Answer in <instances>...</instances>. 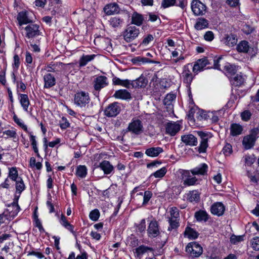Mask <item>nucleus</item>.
Wrapping results in <instances>:
<instances>
[{"instance_id": "obj_1", "label": "nucleus", "mask_w": 259, "mask_h": 259, "mask_svg": "<svg viewBox=\"0 0 259 259\" xmlns=\"http://www.w3.org/2000/svg\"><path fill=\"white\" fill-rule=\"evenodd\" d=\"M258 134V130L254 128L251 131L249 135L244 137L242 144L245 149H250L254 146Z\"/></svg>"}, {"instance_id": "obj_2", "label": "nucleus", "mask_w": 259, "mask_h": 259, "mask_svg": "<svg viewBox=\"0 0 259 259\" xmlns=\"http://www.w3.org/2000/svg\"><path fill=\"white\" fill-rule=\"evenodd\" d=\"M170 218L169 219L170 227L168 230L170 231L172 229H175L179 226V212L178 208L176 207H172L170 209Z\"/></svg>"}, {"instance_id": "obj_3", "label": "nucleus", "mask_w": 259, "mask_h": 259, "mask_svg": "<svg viewBox=\"0 0 259 259\" xmlns=\"http://www.w3.org/2000/svg\"><path fill=\"white\" fill-rule=\"evenodd\" d=\"M186 250L193 257L199 256L203 251L202 247L195 242L189 243L186 247Z\"/></svg>"}, {"instance_id": "obj_4", "label": "nucleus", "mask_w": 259, "mask_h": 259, "mask_svg": "<svg viewBox=\"0 0 259 259\" xmlns=\"http://www.w3.org/2000/svg\"><path fill=\"white\" fill-rule=\"evenodd\" d=\"M139 33V29L136 27L130 26L126 29L123 35L126 41L131 42L136 38Z\"/></svg>"}, {"instance_id": "obj_5", "label": "nucleus", "mask_w": 259, "mask_h": 259, "mask_svg": "<svg viewBox=\"0 0 259 259\" xmlns=\"http://www.w3.org/2000/svg\"><path fill=\"white\" fill-rule=\"evenodd\" d=\"M90 98L88 94L83 92L76 93L74 96V102L79 107H84L89 102Z\"/></svg>"}, {"instance_id": "obj_6", "label": "nucleus", "mask_w": 259, "mask_h": 259, "mask_svg": "<svg viewBox=\"0 0 259 259\" xmlns=\"http://www.w3.org/2000/svg\"><path fill=\"white\" fill-rule=\"evenodd\" d=\"M120 105L117 102H114L110 104L106 108L105 114L106 116L109 117L115 116L120 112Z\"/></svg>"}, {"instance_id": "obj_7", "label": "nucleus", "mask_w": 259, "mask_h": 259, "mask_svg": "<svg viewBox=\"0 0 259 259\" xmlns=\"http://www.w3.org/2000/svg\"><path fill=\"white\" fill-rule=\"evenodd\" d=\"M191 9L195 15H203L206 10L205 5L198 0L192 1Z\"/></svg>"}, {"instance_id": "obj_8", "label": "nucleus", "mask_w": 259, "mask_h": 259, "mask_svg": "<svg viewBox=\"0 0 259 259\" xmlns=\"http://www.w3.org/2000/svg\"><path fill=\"white\" fill-rule=\"evenodd\" d=\"M39 26L36 24H31L25 28L26 36L28 38L33 37L39 34Z\"/></svg>"}, {"instance_id": "obj_9", "label": "nucleus", "mask_w": 259, "mask_h": 259, "mask_svg": "<svg viewBox=\"0 0 259 259\" xmlns=\"http://www.w3.org/2000/svg\"><path fill=\"white\" fill-rule=\"evenodd\" d=\"M149 236L151 237H156L160 234L158 223L155 220L152 221L147 230Z\"/></svg>"}, {"instance_id": "obj_10", "label": "nucleus", "mask_w": 259, "mask_h": 259, "mask_svg": "<svg viewBox=\"0 0 259 259\" xmlns=\"http://www.w3.org/2000/svg\"><path fill=\"white\" fill-rule=\"evenodd\" d=\"M143 126L139 120H134L130 123L128 130L132 133L139 134L142 131Z\"/></svg>"}, {"instance_id": "obj_11", "label": "nucleus", "mask_w": 259, "mask_h": 259, "mask_svg": "<svg viewBox=\"0 0 259 259\" xmlns=\"http://www.w3.org/2000/svg\"><path fill=\"white\" fill-rule=\"evenodd\" d=\"M198 134L201 139L200 145L198 148V151L199 153L204 152L208 146V135L202 132H198Z\"/></svg>"}, {"instance_id": "obj_12", "label": "nucleus", "mask_w": 259, "mask_h": 259, "mask_svg": "<svg viewBox=\"0 0 259 259\" xmlns=\"http://www.w3.org/2000/svg\"><path fill=\"white\" fill-rule=\"evenodd\" d=\"M19 209V205L13 203L11 205H9L8 208L4 211L12 220L18 214Z\"/></svg>"}, {"instance_id": "obj_13", "label": "nucleus", "mask_w": 259, "mask_h": 259, "mask_svg": "<svg viewBox=\"0 0 259 259\" xmlns=\"http://www.w3.org/2000/svg\"><path fill=\"white\" fill-rule=\"evenodd\" d=\"M17 20L20 25L31 23L32 20L30 19L28 13L24 11L20 12L17 16Z\"/></svg>"}, {"instance_id": "obj_14", "label": "nucleus", "mask_w": 259, "mask_h": 259, "mask_svg": "<svg viewBox=\"0 0 259 259\" xmlns=\"http://www.w3.org/2000/svg\"><path fill=\"white\" fill-rule=\"evenodd\" d=\"M180 130V125L177 123H167L166 125V132L170 136L175 135Z\"/></svg>"}, {"instance_id": "obj_15", "label": "nucleus", "mask_w": 259, "mask_h": 259, "mask_svg": "<svg viewBox=\"0 0 259 259\" xmlns=\"http://www.w3.org/2000/svg\"><path fill=\"white\" fill-rule=\"evenodd\" d=\"M225 211V206L221 202H217L213 204L211 207L212 213L220 216L223 214Z\"/></svg>"}, {"instance_id": "obj_16", "label": "nucleus", "mask_w": 259, "mask_h": 259, "mask_svg": "<svg viewBox=\"0 0 259 259\" xmlns=\"http://www.w3.org/2000/svg\"><path fill=\"white\" fill-rule=\"evenodd\" d=\"M208 63V61L206 58L198 60L193 66V72H197L198 71H201Z\"/></svg>"}, {"instance_id": "obj_17", "label": "nucleus", "mask_w": 259, "mask_h": 259, "mask_svg": "<svg viewBox=\"0 0 259 259\" xmlns=\"http://www.w3.org/2000/svg\"><path fill=\"white\" fill-rule=\"evenodd\" d=\"M119 11L117 5L115 3L108 4L104 8V12L107 15L118 13Z\"/></svg>"}, {"instance_id": "obj_18", "label": "nucleus", "mask_w": 259, "mask_h": 259, "mask_svg": "<svg viewBox=\"0 0 259 259\" xmlns=\"http://www.w3.org/2000/svg\"><path fill=\"white\" fill-rule=\"evenodd\" d=\"M132 63L136 65H140L146 63H152L158 64L159 62L156 61L150 60L147 58L140 56L136 57L132 59Z\"/></svg>"}, {"instance_id": "obj_19", "label": "nucleus", "mask_w": 259, "mask_h": 259, "mask_svg": "<svg viewBox=\"0 0 259 259\" xmlns=\"http://www.w3.org/2000/svg\"><path fill=\"white\" fill-rule=\"evenodd\" d=\"M107 78L105 76H99L94 81V88L96 91L100 90L101 88L105 87L107 84Z\"/></svg>"}, {"instance_id": "obj_20", "label": "nucleus", "mask_w": 259, "mask_h": 259, "mask_svg": "<svg viewBox=\"0 0 259 259\" xmlns=\"http://www.w3.org/2000/svg\"><path fill=\"white\" fill-rule=\"evenodd\" d=\"M182 140L186 144L191 146L196 145L197 143L196 138L192 135H188L182 136Z\"/></svg>"}, {"instance_id": "obj_21", "label": "nucleus", "mask_w": 259, "mask_h": 259, "mask_svg": "<svg viewBox=\"0 0 259 259\" xmlns=\"http://www.w3.org/2000/svg\"><path fill=\"white\" fill-rule=\"evenodd\" d=\"M148 83V80L143 76H140L138 79L136 80L133 81L131 82V85L133 87H145Z\"/></svg>"}, {"instance_id": "obj_22", "label": "nucleus", "mask_w": 259, "mask_h": 259, "mask_svg": "<svg viewBox=\"0 0 259 259\" xmlns=\"http://www.w3.org/2000/svg\"><path fill=\"white\" fill-rule=\"evenodd\" d=\"M44 79L45 81L44 87L46 88H50L55 84V77L50 73L45 75Z\"/></svg>"}, {"instance_id": "obj_23", "label": "nucleus", "mask_w": 259, "mask_h": 259, "mask_svg": "<svg viewBox=\"0 0 259 259\" xmlns=\"http://www.w3.org/2000/svg\"><path fill=\"white\" fill-rule=\"evenodd\" d=\"M183 179H184V184L188 186L194 185L197 180L195 177L189 178V172L188 171L184 172Z\"/></svg>"}, {"instance_id": "obj_24", "label": "nucleus", "mask_w": 259, "mask_h": 259, "mask_svg": "<svg viewBox=\"0 0 259 259\" xmlns=\"http://www.w3.org/2000/svg\"><path fill=\"white\" fill-rule=\"evenodd\" d=\"M99 166L104 171L105 174H109L113 170V166L108 161H103L100 163Z\"/></svg>"}, {"instance_id": "obj_25", "label": "nucleus", "mask_w": 259, "mask_h": 259, "mask_svg": "<svg viewBox=\"0 0 259 259\" xmlns=\"http://www.w3.org/2000/svg\"><path fill=\"white\" fill-rule=\"evenodd\" d=\"M114 97L122 99H128L131 98V95L130 93L125 90H120L115 92Z\"/></svg>"}, {"instance_id": "obj_26", "label": "nucleus", "mask_w": 259, "mask_h": 259, "mask_svg": "<svg viewBox=\"0 0 259 259\" xmlns=\"http://www.w3.org/2000/svg\"><path fill=\"white\" fill-rule=\"evenodd\" d=\"M162 152V149L160 147L151 148L146 151V154L151 157L158 156Z\"/></svg>"}, {"instance_id": "obj_27", "label": "nucleus", "mask_w": 259, "mask_h": 259, "mask_svg": "<svg viewBox=\"0 0 259 259\" xmlns=\"http://www.w3.org/2000/svg\"><path fill=\"white\" fill-rule=\"evenodd\" d=\"M208 25V22L206 19L204 18H199L195 25V28L197 30H201L207 27Z\"/></svg>"}, {"instance_id": "obj_28", "label": "nucleus", "mask_w": 259, "mask_h": 259, "mask_svg": "<svg viewBox=\"0 0 259 259\" xmlns=\"http://www.w3.org/2000/svg\"><path fill=\"white\" fill-rule=\"evenodd\" d=\"M143 20V16L137 13H134L132 16V23L138 26L142 24Z\"/></svg>"}, {"instance_id": "obj_29", "label": "nucleus", "mask_w": 259, "mask_h": 259, "mask_svg": "<svg viewBox=\"0 0 259 259\" xmlns=\"http://www.w3.org/2000/svg\"><path fill=\"white\" fill-rule=\"evenodd\" d=\"M237 39L234 35H227L225 38V44L229 46L232 47L236 44Z\"/></svg>"}, {"instance_id": "obj_30", "label": "nucleus", "mask_w": 259, "mask_h": 259, "mask_svg": "<svg viewBox=\"0 0 259 259\" xmlns=\"http://www.w3.org/2000/svg\"><path fill=\"white\" fill-rule=\"evenodd\" d=\"M20 101L22 106L23 109L26 111L27 110V108L29 105V101L28 96L25 94L20 95Z\"/></svg>"}, {"instance_id": "obj_31", "label": "nucleus", "mask_w": 259, "mask_h": 259, "mask_svg": "<svg viewBox=\"0 0 259 259\" xmlns=\"http://www.w3.org/2000/svg\"><path fill=\"white\" fill-rule=\"evenodd\" d=\"M199 193L196 190L190 191L188 194L187 199L191 202L193 201H198L199 200Z\"/></svg>"}, {"instance_id": "obj_32", "label": "nucleus", "mask_w": 259, "mask_h": 259, "mask_svg": "<svg viewBox=\"0 0 259 259\" xmlns=\"http://www.w3.org/2000/svg\"><path fill=\"white\" fill-rule=\"evenodd\" d=\"M207 168V165L206 164H203L200 167H196L191 170L193 175H204Z\"/></svg>"}, {"instance_id": "obj_33", "label": "nucleus", "mask_w": 259, "mask_h": 259, "mask_svg": "<svg viewBox=\"0 0 259 259\" xmlns=\"http://www.w3.org/2000/svg\"><path fill=\"white\" fill-rule=\"evenodd\" d=\"M248 42L245 40L241 41L237 46L238 51L243 53H247L249 49Z\"/></svg>"}, {"instance_id": "obj_34", "label": "nucleus", "mask_w": 259, "mask_h": 259, "mask_svg": "<svg viewBox=\"0 0 259 259\" xmlns=\"http://www.w3.org/2000/svg\"><path fill=\"white\" fill-rule=\"evenodd\" d=\"M185 234L190 239H195L198 237L197 233L190 228H187L186 229Z\"/></svg>"}, {"instance_id": "obj_35", "label": "nucleus", "mask_w": 259, "mask_h": 259, "mask_svg": "<svg viewBox=\"0 0 259 259\" xmlns=\"http://www.w3.org/2000/svg\"><path fill=\"white\" fill-rule=\"evenodd\" d=\"M113 81L115 84L121 85L126 88H130L131 85V82L128 80H121L118 78H114Z\"/></svg>"}, {"instance_id": "obj_36", "label": "nucleus", "mask_w": 259, "mask_h": 259, "mask_svg": "<svg viewBox=\"0 0 259 259\" xmlns=\"http://www.w3.org/2000/svg\"><path fill=\"white\" fill-rule=\"evenodd\" d=\"M242 131V126L238 124H233L231 126V133L233 136L241 134Z\"/></svg>"}, {"instance_id": "obj_37", "label": "nucleus", "mask_w": 259, "mask_h": 259, "mask_svg": "<svg viewBox=\"0 0 259 259\" xmlns=\"http://www.w3.org/2000/svg\"><path fill=\"white\" fill-rule=\"evenodd\" d=\"M195 217L197 220L199 221H206L208 219V215L206 212L204 211H199L195 213Z\"/></svg>"}, {"instance_id": "obj_38", "label": "nucleus", "mask_w": 259, "mask_h": 259, "mask_svg": "<svg viewBox=\"0 0 259 259\" xmlns=\"http://www.w3.org/2000/svg\"><path fill=\"white\" fill-rule=\"evenodd\" d=\"M95 57V55L83 56L80 60V65L82 66H85L88 62L94 59Z\"/></svg>"}, {"instance_id": "obj_39", "label": "nucleus", "mask_w": 259, "mask_h": 259, "mask_svg": "<svg viewBox=\"0 0 259 259\" xmlns=\"http://www.w3.org/2000/svg\"><path fill=\"white\" fill-rule=\"evenodd\" d=\"M87 168L84 165H79L77 168L76 175L80 178H83L85 177L87 175Z\"/></svg>"}, {"instance_id": "obj_40", "label": "nucleus", "mask_w": 259, "mask_h": 259, "mask_svg": "<svg viewBox=\"0 0 259 259\" xmlns=\"http://www.w3.org/2000/svg\"><path fill=\"white\" fill-rule=\"evenodd\" d=\"M9 177L13 181H16L18 178H20L18 177V171L16 167H12L9 168Z\"/></svg>"}, {"instance_id": "obj_41", "label": "nucleus", "mask_w": 259, "mask_h": 259, "mask_svg": "<svg viewBox=\"0 0 259 259\" xmlns=\"http://www.w3.org/2000/svg\"><path fill=\"white\" fill-rule=\"evenodd\" d=\"M16 182V189L17 191L21 193L25 188V185L21 178H18V180L15 181Z\"/></svg>"}, {"instance_id": "obj_42", "label": "nucleus", "mask_w": 259, "mask_h": 259, "mask_svg": "<svg viewBox=\"0 0 259 259\" xmlns=\"http://www.w3.org/2000/svg\"><path fill=\"white\" fill-rule=\"evenodd\" d=\"M11 220V219L6 214L4 211L2 214H0V226L3 224H8Z\"/></svg>"}, {"instance_id": "obj_43", "label": "nucleus", "mask_w": 259, "mask_h": 259, "mask_svg": "<svg viewBox=\"0 0 259 259\" xmlns=\"http://www.w3.org/2000/svg\"><path fill=\"white\" fill-rule=\"evenodd\" d=\"M176 98V96L172 94H167L165 97L163 103L165 105H169L171 102Z\"/></svg>"}, {"instance_id": "obj_44", "label": "nucleus", "mask_w": 259, "mask_h": 259, "mask_svg": "<svg viewBox=\"0 0 259 259\" xmlns=\"http://www.w3.org/2000/svg\"><path fill=\"white\" fill-rule=\"evenodd\" d=\"M243 235L235 236L232 235L230 238V241L233 244L238 243L243 240Z\"/></svg>"}, {"instance_id": "obj_45", "label": "nucleus", "mask_w": 259, "mask_h": 259, "mask_svg": "<svg viewBox=\"0 0 259 259\" xmlns=\"http://www.w3.org/2000/svg\"><path fill=\"white\" fill-rule=\"evenodd\" d=\"M100 216V212L97 209L92 210L90 213V219L94 221H97Z\"/></svg>"}, {"instance_id": "obj_46", "label": "nucleus", "mask_w": 259, "mask_h": 259, "mask_svg": "<svg viewBox=\"0 0 259 259\" xmlns=\"http://www.w3.org/2000/svg\"><path fill=\"white\" fill-rule=\"evenodd\" d=\"M183 75L187 83H190L192 81V76L189 70H185L183 73Z\"/></svg>"}, {"instance_id": "obj_47", "label": "nucleus", "mask_w": 259, "mask_h": 259, "mask_svg": "<svg viewBox=\"0 0 259 259\" xmlns=\"http://www.w3.org/2000/svg\"><path fill=\"white\" fill-rule=\"evenodd\" d=\"M251 246L256 250H259V237H255L251 240Z\"/></svg>"}, {"instance_id": "obj_48", "label": "nucleus", "mask_w": 259, "mask_h": 259, "mask_svg": "<svg viewBox=\"0 0 259 259\" xmlns=\"http://www.w3.org/2000/svg\"><path fill=\"white\" fill-rule=\"evenodd\" d=\"M166 169L165 167H163L160 169L156 171L153 174V175L156 178H162L166 174Z\"/></svg>"}, {"instance_id": "obj_49", "label": "nucleus", "mask_w": 259, "mask_h": 259, "mask_svg": "<svg viewBox=\"0 0 259 259\" xmlns=\"http://www.w3.org/2000/svg\"><path fill=\"white\" fill-rule=\"evenodd\" d=\"M149 250H150V248L145 247L144 246H141L136 249V253L138 255H140L144 253V252H147Z\"/></svg>"}, {"instance_id": "obj_50", "label": "nucleus", "mask_w": 259, "mask_h": 259, "mask_svg": "<svg viewBox=\"0 0 259 259\" xmlns=\"http://www.w3.org/2000/svg\"><path fill=\"white\" fill-rule=\"evenodd\" d=\"M234 80V84L236 85H239L242 84L244 81V79L241 75H236L233 77Z\"/></svg>"}, {"instance_id": "obj_51", "label": "nucleus", "mask_w": 259, "mask_h": 259, "mask_svg": "<svg viewBox=\"0 0 259 259\" xmlns=\"http://www.w3.org/2000/svg\"><path fill=\"white\" fill-rule=\"evenodd\" d=\"M152 195V193L150 191H146L144 193V200H143V205H145L149 201L150 199L151 198Z\"/></svg>"}, {"instance_id": "obj_52", "label": "nucleus", "mask_w": 259, "mask_h": 259, "mask_svg": "<svg viewBox=\"0 0 259 259\" xmlns=\"http://www.w3.org/2000/svg\"><path fill=\"white\" fill-rule=\"evenodd\" d=\"M176 3V0H163L162 3V6L164 8H167L174 5Z\"/></svg>"}, {"instance_id": "obj_53", "label": "nucleus", "mask_w": 259, "mask_h": 259, "mask_svg": "<svg viewBox=\"0 0 259 259\" xmlns=\"http://www.w3.org/2000/svg\"><path fill=\"white\" fill-rule=\"evenodd\" d=\"M61 221H62V224L68 230L73 232V227L66 221L64 215H62Z\"/></svg>"}, {"instance_id": "obj_54", "label": "nucleus", "mask_w": 259, "mask_h": 259, "mask_svg": "<svg viewBox=\"0 0 259 259\" xmlns=\"http://www.w3.org/2000/svg\"><path fill=\"white\" fill-rule=\"evenodd\" d=\"M218 112H211L208 113V117H210L212 122H217L219 120Z\"/></svg>"}, {"instance_id": "obj_55", "label": "nucleus", "mask_w": 259, "mask_h": 259, "mask_svg": "<svg viewBox=\"0 0 259 259\" xmlns=\"http://www.w3.org/2000/svg\"><path fill=\"white\" fill-rule=\"evenodd\" d=\"M225 69L228 72L234 74L236 71V67L235 66L228 64L224 66Z\"/></svg>"}, {"instance_id": "obj_56", "label": "nucleus", "mask_w": 259, "mask_h": 259, "mask_svg": "<svg viewBox=\"0 0 259 259\" xmlns=\"http://www.w3.org/2000/svg\"><path fill=\"white\" fill-rule=\"evenodd\" d=\"M14 120L15 122L18 124L20 127H21L24 130H27V127L25 125H24L19 118H18L16 115L14 116Z\"/></svg>"}, {"instance_id": "obj_57", "label": "nucleus", "mask_w": 259, "mask_h": 259, "mask_svg": "<svg viewBox=\"0 0 259 259\" xmlns=\"http://www.w3.org/2000/svg\"><path fill=\"white\" fill-rule=\"evenodd\" d=\"M69 126V122L67 121L66 118H62L60 122V127L62 129H66Z\"/></svg>"}, {"instance_id": "obj_58", "label": "nucleus", "mask_w": 259, "mask_h": 259, "mask_svg": "<svg viewBox=\"0 0 259 259\" xmlns=\"http://www.w3.org/2000/svg\"><path fill=\"white\" fill-rule=\"evenodd\" d=\"M251 116V113L248 111H245L241 114L242 119L244 120H248Z\"/></svg>"}, {"instance_id": "obj_59", "label": "nucleus", "mask_w": 259, "mask_h": 259, "mask_svg": "<svg viewBox=\"0 0 259 259\" xmlns=\"http://www.w3.org/2000/svg\"><path fill=\"white\" fill-rule=\"evenodd\" d=\"M120 22L121 21L119 18L114 17L112 19L111 24L114 27H116L120 24Z\"/></svg>"}, {"instance_id": "obj_60", "label": "nucleus", "mask_w": 259, "mask_h": 259, "mask_svg": "<svg viewBox=\"0 0 259 259\" xmlns=\"http://www.w3.org/2000/svg\"><path fill=\"white\" fill-rule=\"evenodd\" d=\"M153 37L152 35L149 34L145 38H144L142 44L147 45H148L151 41L153 40Z\"/></svg>"}, {"instance_id": "obj_61", "label": "nucleus", "mask_w": 259, "mask_h": 259, "mask_svg": "<svg viewBox=\"0 0 259 259\" xmlns=\"http://www.w3.org/2000/svg\"><path fill=\"white\" fill-rule=\"evenodd\" d=\"M204 38L206 40L211 41L213 39V34L211 31H207L204 35Z\"/></svg>"}, {"instance_id": "obj_62", "label": "nucleus", "mask_w": 259, "mask_h": 259, "mask_svg": "<svg viewBox=\"0 0 259 259\" xmlns=\"http://www.w3.org/2000/svg\"><path fill=\"white\" fill-rule=\"evenodd\" d=\"M231 146L230 144L226 145L223 149V152L225 155H228L231 153Z\"/></svg>"}, {"instance_id": "obj_63", "label": "nucleus", "mask_w": 259, "mask_h": 259, "mask_svg": "<svg viewBox=\"0 0 259 259\" xmlns=\"http://www.w3.org/2000/svg\"><path fill=\"white\" fill-rule=\"evenodd\" d=\"M227 3L231 7H236L239 4V0H227Z\"/></svg>"}, {"instance_id": "obj_64", "label": "nucleus", "mask_w": 259, "mask_h": 259, "mask_svg": "<svg viewBox=\"0 0 259 259\" xmlns=\"http://www.w3.org/2000/svg\"><path fill=\"white\" fill-rule=\"evenodd\" d=\"M4 135H6L7 137H14L16 135V133L13 131H7L4 133Z\"/></svg>"}]
</instances>
